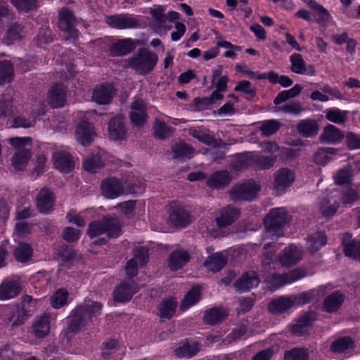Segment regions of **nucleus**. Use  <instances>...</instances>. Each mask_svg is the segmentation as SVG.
Listing matches in <instances>:
<instances>
[{"instance_id":"nucleus-1","label":"nucleus","mask_w":360,"mask_h":360,"mask_svg":"<svg viewBox=\"0 0 360 360\" xmlns=\"http://www.w3.org/2000/svg\"><path fill=\"white\" fill-rule=\"evenodd\" d=\"M103 305L101 302L86 300L79 304L71 312L68 325V330L76 333L85 328L91 323L97 320L101 314Z\"/></svg>"},{"instance_id":"nucleus-2","label":"nucleus","mask_w":360,"mask_h":360,"mask_svg":"<svg viewBox=\"0 0 360 360\" xmlns=\"http://www.w3.org/2000/svg\"><path fill=\"white\" fill-rule=\"evenodd\" d=\"M106 233L108 239L116 238L122 235V226L117 217L105 216L102 220H97L89 224L87 234L91 238Z\"/></svg>"},{"instance_id":"nucleus-3","label":"nucleus","mask_w":360,"mask_h":360,"mask_svg":"<svg viewBox=\"0 0 360 360\" xmlns=\"http://www.w3.org/2000/svg\"><path fill=\"white\" fill-rule=\"evenodd\" d=\"M158 61V56L155 53L141 48L136 54L127 60L128 65L124 67L131 68L140 75H146L153 70Z\"/></svg>"},{"instance_id":"nucleus-4","label":"nucleus","mask_w":360,"mask_h":360,"mask_svg":"<svg viewBox=\"0 0 360 360\" xmlns=\"http://www.w3.org/2000/svg\"><path fill=\"white\" fill-rule=\"evenodd\" d=\"M290 216L284 208H276L270 211L264 219V226L272 234L279 233L281 228L289 221Z\"/></svg>"},{"instance_id":"nucleus-5","label":"nucleus","mask_w":360,"mask_h":360,"mask_svg":"<svg viewBox=\"0 0 360 360\" xmlns=\"http://www.w3.org/2000/svg\"><path fill=\"white\" fill-rule=\"evenodd\" d=\"M260 187L254 181L234 185L229 191L231 200L233 202L252 201L254 200Z\"/></svg>"},{"instance_id":"nucleus-6","label":"nucleus","mask_w":360,"mask_h":360,"mask_svg":"<svg viewBox=\"0 0 360 360\" xmlns=\"http://www.w3.org/2000/svg\"><path fill=\"white\" fill-rule=\"evenodd\" d=\"M77 19L70 9L63 7L58 13V27L64 32H66L72 39L78 37V30L76 29Z\"/></svg>"},{"instance_id":"nucleus-7","label":"nucleus","mask_w":360,"mask_h":360,"mask_svg":"<svg viewBox=\"0 0 360 360\" xmlns=\"http://www.w3.org/2000/svg\"><path fill=\"white\" fill-rule=\"evenodd\" d=\"M139 288L131 277H126L114 291L115 300L119 302H129Z\"/></svg>"},{"instance_id":"nucleus-8","label":"nucleus","mask_w":360,"mask_h":360,"mask_svg":"<svg viewBox=\"0 0 360 360\" xmlns=\"http://www.w3.org/2000/svg\"><path fill=\"white\" fill-rule=\"evenodd\" d=\"M105 22L111 27L118 30L136 28L140 25L138 19L127 14L107 16Z\"/></svg>"},{"instance_id":"nucleus-9","label":"nucleus","mask_w":360,"mask_h":360,"mask_svg":"<svg viewBox=\"0 0 360 360\" xmlns=\"http://www.w3.org/2000/svg\"><path fill=\"white\" fill-rule=\"evenodd\" d=\"M47 101L52 108H62L67 101V88L62 83H56L48 92Z\"/></svg>"},{"instance_id":"nucleus-10","label":"nucleus","mask_w":360,"mask_h":360,"mask_svg":"<svg viewBox=\"0 0 360 360\" xmlns=\"http://www.w3.org/2000/svg\"><path fill=\"white\" fill-rule=\"evenodd\" d=\"M96 134L92 123L82 120L77 126L75 137L78 143L83 146H89L94 141Z\"/></svg>"},{"instance_id":"nucleus-11","label":"nucleus","mask_w":360,"mask_h":360,"mask_svg":"<svg viewBox=\"0 0 360 360\" xmlns=\"http://www.w3.org/2000/svg\"><path fill=\"white\" fill-rule=\"evenodd\" d=\"M101 190L105 198L115 199L122 194L124 186L120 179L115 177H109L102 181Z\"/></svg>"},{"instance_id":"nucleus-12","label":"nucleus","mask_w":360,"mask_h":360,"mask_svg":"<svg viewBox=\"0 0 360 360\" xmlns=\"http://www.w3.org/2000/svg\"><path fill=\"white\" fill-rule=\"evenodd\" d=\"M4 312L13 330L23 325L29 316V314L23 307H20V305L7 307L5 308Z\"/></svg>"},{"instance_id":"nucleus-13","label":"nucleus","mask_w":360,"mask_h":360,"mask_svg":"<svg viewBox=\"0 0 360 360\" xmlns=\"http://www.w3.org/2000/svg\"><path fill=\"white\" fill-rule=\"evenodd\" d=\"M240 216V210L229 205L221 209L219 216L215 219V221L219 228H225L238 219Z\"/></svg>"},{"instance_id":"nucleus-14","label":"nucleus","mask_w":360,"mask_h":360,"mask_svg":"<svg viewBox=\"0 0 360 360\" xmlns=\"http://www.w3.org/2000/svg\"><path fill=\"white\" fill-rule=\"evenodd\" d=\"M138 44H139V40L131 38L117 40L110 45V55L113 57L126 56L132 52Z\"/></svg>"},{"instance_id":"nucleus-15","label":"nucleus","mask_w":360,"mask_h":360,"mask_svg":"<svg viewBox=\"0 0 360 360\" xmlns=\"http://www.w3.org/2000/svg\"><path fill=\"white\" fill-rule=\"evenodd\" d=\"M316 313L308 311L300 316L296 323L290 328V332L295 336H302L307 333L309 328L316 320Z\"/></svg>"},{"instance_id":"nucleus-16","label":"nucleus","mask_w":360,"mask_h":360,"mask_svg":"<svg viewBox=\"0 0 360 360\" xmlns=\"http://www.w3.org/2000/svg\"><path fill=\"white\" fill-rule=\"evenodd\" d=\"M131 109L129 117L131 123L136 127L143 126L148 119L145 102L142 99H136L131 103Z\"/></svg>"},{"instance_id":"nucleus-17","label":"nucleus","mask_w":360,"mask_h":360,"mask_svg":"<svg viewBox=\"0 0 360 360\" xmlns=\"http://www.w3.org/2000/svg\"><path fill=\"white\" fill-rule=\"evenodd\" d=\"M115 94L113 85L104 83L96 86L92 92L93 101L99 105H107L111 103Z\"/></svg>"},{"instance_id":"nucleus-18","label":"nucleus","mask_w":360,"mask_h":360,"mask_svg":"<svg viewBox=\"0 0 360 360\" xmlns=\"http://www.w3.org/2000/svg\"><path fill=\"white\" fill-rule=\"evenodd\" d=\"M54 167L64 173H69L75 168V161L72 155L64 150L56 151L53 154Z\"/></svg>"},{"instance_id":"nucleus-19","label":"nucleus","mask_w":360,"mask_h":360,"mask_svg":"<svg viewBox=\"0 0 360 360\" xmlns=\"http://www.w3.org/2000/svg\"><path fill=\"white\" fill-rule=\"evenodd\" d=\"M110 137L115 140H123L127 136L125 118L122 115H117L111 118L108 122Z\"/></svg>"},{"instance_id":"nucleus-20","label":"nucleus","mask_w":360,"mask_h":360,"mask_svg":"<svg viewBox=\"0 0 360 360\" xmlns=\"http://www.w3.org/2000/svg\"><path fill=\"white\" fill-rule=\"evenodd\" d=\"M260 280L257 272L248 271L242 275L235 283L234 285L240 293L248 292L259 284Z\"/></svg>"},{"instance_id":"nucleus-21","label":"nucleus","mask_w":360,"mask_h":360,"mask_svg":"<svg viewBox=\"0 0 360 360\" xmlns=\"http://www.w3.org/2000/svg\"><path fill=\"white\" fill-rule=\"evenodd\" d=\"M55 203L53 193L48 188L41 189L37 196V208L40 213L49 214Z\"/></svg>"},{"instance_id":"nucleus-22","label":"nucleus","mask_w":360,"mask_h":360,"mask_svg":"<svg viewBox=\"0 0 360 360\" xmlns=\"http://www.w3.org/2000/svg\"><path fill=\"white\" fill-rule=\"evenodd\" d=\"M170 223L175 227L184 228L188 226L191 222L189 212L182 207L176 206L171 208L169 217Z\"/></svg>"},{"instance_id":"nucleus-23","label":"nucleus","mask_w":360,"mask_h":360,"mask_svg":"<svg viewBox=\"0 0 360 360\" xmlns=\"http://www.w3.org/2000/svg\"><path fill=\"white\" fill-rule=\"evenodd\" d=\"M306 271L304 269H295L288 273L281 275H274L272 276V282L275 283L274 290L279 288L287 283H292L306 276Z\"/></svg>"},{"instance_id":"nucleus-24","label":"nucleus","mask_w":360,"mask_h":360,"mask_svg":"<svg viewBox=\"0 0 360 360\" xmlns=\"http://www.w3.org/2000/svg\"><path fill=\"white\" fill-rule=\"evenodd\" d=\"M343 252L346 257L360 261V240L352 238V235L345 233L342 238Z\"/></svg>"},{"instance_id":"nucleus-25","label":"nucleus","mask_w":360,"mask_h":360,"mask_svg":"<svg viewBox=\"0 0 360 360\" xmlns=\"http://www.w3.org/2000/svg\"><path fill=\"white\" fill-rule=\"evenodd\" d=\"M302 253L298 247L294 244L285 248L279 257V262L283 266H290L296 264L302 259Z\"/></svg>"},{"instance_id":"nucleus-26","label":"nucleus","mask_w":360,"mask_h":360,"mask_svg":"<svg viewBox=\"0 0 360 360\" xmlns=\"http://www.w3.org/2000/svg\"><path fill=\"white\" fill-rule=\"evenodd\" d=\"M291 296H280L272 300L268 305V311L272 314L279 315L293 307Z\"/></svg>"},{"instance_id":"nucleus-27","label":"nucleus","mask_w":360,"mask_h":360,"mask_svg":"<svg viewBox=\"0 0 360 360\" xmlns=\"http://www.w3.org/2000/svg\"><path fill=\"white\" fill-rule=\"evenodd\" d=\"M290 62L291 63L290 70L298 75H314L316 70L313 65L307 67L306 63L302 56L300 53H293L290 57Z\"/></svg>"},{"instance_id":"nucleus-28","label":"nucleus","mask_w":360,"mask_h":360,"mask_svg":"<svg viewBox=\"0 0 360 360\" xmlns=\"http://www.w3.org/2000/svg\"><path fill=\"white\" fill-rule=\"evenodd\" d=\"M295 181L294 172L288 168L278 170L274 175V187L278 191H283Z\"/></svg>"},{"instance_id":"nucleus-29","label":"nucleus","mask_w":360,"mask_h":360,"mask_svg":"<svg viewBox=\"0 0 360 360\" xmlns=\"http://www.w3.org/2000/svg\"><path fill=\"white\" fill-rule=\"evenodd\" d=\"M344 138L343 132L333 124L326 125L319 136L321 143L335 144L340 143Z\"/></svg>"},{"instance_id":"nucleus-30","label":"nucleus","mask_w":360,"mask_h":360,"mask_svg":"<svg viewBox=\"0 0 360 360\" xmlns=\"http://www.w3.org/2000/svg\"><path fill=\"white\" fill-rule=\"evenodd\" d=\"M202 349L200 342L193 340H186L181 346L175 349V354L179 358H192Z\"/></svg>"},{"instance_id":"nucleus-31","label":"nucleus","mask_w":360,"mask_h":360,"mask_svg":"<svg viewBox=\"0 0 360 360\" xmlns=\"http://www.w3.org/2000/svg\"><path fill=\"white\" fill-rule=\"evenodd\" d=\"M355 348V342L350 336L340 337L330 345V351L333 354L346 353Z\"/></svg>"},{"instance_id":"nucleus-32","label":"nucleus","mask_w":360,"mask_h":360,"mask_svg":"<svg viewBox=\"0 0 360 360\" xmlns=\"http://www.w3.org/2000/svg\"><path fill=\"white\" fill-rule=\"evenodd\" d=\"M190 256L187 251L176 250L169 255V267L172 271L182 269L189 261Z\"/></svg>"},{"instance_id":"nucleus-33","label":"nucleus","mask_w":360,"mask_h":360,"mask_svg":"<svg viewBox=\"0 0 360 360\" xmlns=\"http://www.w3.org/2000/svg\"><path fill=\"white\" fill-rule=\"evenodd\" d=\"M254 153L245 152L238 154L231 163V168L235 171H240L254 166Z\"/></svg>"},{"instance_id":"nucleus-34","label":"nucleus","mask_w":360,"mask_h":360,"mask_svg":"<svg viewBox=\"0 0 360 360\" xmlns=\"http://www.w3.org/2000/svg\"><path fill=\"white\" fill-rule=\"evenodd\" d=\"M345 297L339 291H335L327 296L323 302V309L328 313L336 312L342 305Z\"/></svg>"},{"instance_id":"nucleus-35","label":"nucleus","mask_w":360,"mask_h":360,"mask_svg":"<svg viewBox=\"0 0 360 360\" xmlns=\"http://www.w3.org/2000/svg\"><path fill=\"white\" fill-rule=\"evenodd\" d=\"M189 134L199 141L205 143L207 146H212L214 148H225L226 146V143H224L223 141L217 140L212 136L205 131L191 129Z\"/></svg>"},{"instance_id":"nucleus-36","label":"nucleus","mask_w":360,"mask_h":360,"mask_svg":"<svg viewBox=\"0 0 360 360\" xmlns=\"http://www.w3.org/2000/svg\"><path fill=\"white\" fill-rule=\"evenodd\" d=\"M298 133L303 137H312L318 134L319 127L316 120L306 119L301 120L297 125Z\"/></svg>"},{"instance_id":"nucleus-37","label":"nucleus","mask_w":360,"mask_h":360,"mask_svg":"<svg viewBox=\"0 0 360 360\" xmlns=\"http://www.w3.org/2000/svg\"><path fill=\"white\" fill-rule=\"evenodd\" d=\"M32 153L30 148L18 150L11 158L12 166L15 171H23L31 158Z\"/></svg>"},{"instance_id":"nucleus-38","label":"nucleus","mask_w":360,"mask_h":360,"mask_svg":"<svg viewBox=\"0 0 360 360\" xmlns=\"http://www.w3.org/2000/svg\"><path fill=\"white\" fill-rule=\"evenodd\" d=\"M21 291L19 284L14 281H4L0 285V300H5L13 298Z\"/></svg>"},{"instance_id":"nucleus-39","label":"nucleus","mask_w":360,"mask_h":360,"mask_svg":"<svg viewBox=\"0 0 360 360\" xmlns=\"http://www.w3.org/2000/svg\"><path fill=\"white\" fill-rule=\"evenodd\" d=\"M231 180V179L228 172H216L207 179V184L210 188L219 189L228 185Z\"/></svg>"},{"instance_id":"nucleus-40","label":"nucleus","mask_w":360,"mask_h":360,"mask_svg":"<svg viewBox=\"0 0 360 360\" xmlns=\"http://www.w3.org/2000/svg\"><path fill=\"white\" fill-rule=\"evenodd\" d=\"M227 264L226 257L220 252L214 253L207 257L205 266L213 272L220 271Z\"/></svg>"},{"instance_id":"nucleus-41","label":"nucleus","mask_w":360,"mask_h":360,"mask_svg":"<svg viewBox=\"0 0 360 360\" xmlns=\"http://www.w3.org/2000/svg\"><path fill=\"white\" fill-rule=\"evenodd\" d=\"M173 153V159L181 160L191 159L193 157L194 149L184 142H180L174 144L172 147Z\"/></svg>"},{"instance_id":"nucleus-42","label":"nucleus","mask_w":360,"mask_h":360,"mask_svg":"<svg viewBox=\"0 0 360 360\" xmlns=\"http://www.w3.org/2000/svg\"><path fill=\"white\" fill-rule=\"evenodd\" d=\"M201 288L200 286L193 287L185 295L180 305V309L183 311L194 305L200 300Z\"/></svg>"},{"instance_id":"nucleus-43","label":"nucleus","mask_w":360,"mask_h":360,"mask_svg":"<svg viewBox=\"0 0 360 360\" xmlns=\"http://www.w3.org/2000/svg\"><path fill=\"white\" fill-rule=\"evenodd\" d=\"M226 311L221 307H213L205 312L204 321L207 324L215 325L225 319Z\"/></svg>"},{"instance_id":"nucleus-44","label":"nucleus","mask_w":360,"mask_h":360,"mask_svg":"<svg viewBox=\"0 0 360 360\" xmlns=\"http://www.w3.org/2000/svg\"><path fill=\"white\" fill-rule=\"evenodd\" d=\"M327 242V237L324 232H316L308 236L307 248L308 250L314 253L320 248L325 245Z\"/></svg>"},{"instance_id":"nucleus-45","label":"nucleus","mask_w":360,"mask_h":360,"mask_svg":"<svg viewBox=\"0 0 360 360\" xmlns=\"http://www.w3.org/2000/svg\"><path fill=\"white\" fill-rule=\"evenodd\" d=\"M338 151L334 148H320L314 153V162L317 165H325L331 160L333 156L338 154Z\"/></svg>"},{"instance_id":"nucleus-46","label":"nucleus","mask_w":360,"mask_h":360,"mask_svg":"<svg viewBox=\"0 0 360 360\" xmlns=\"http://www.w3.org/2000/svg\"><path fill=\"white\" fill-rule=\"evenodd\" d=\"M177 307V302L173 299L163 300L159 306V316L160 319H170L174 314Z\"/></svg>"},{"instance_id":"nucleus-47","label":"nucleus","mask_w":360,"mask_h":360,"mask_svg":"<svg viewBox=\"0 0 360 360\" xmlns=\"http://www.w3.org/2000/svg\"><path fill=\"white\" fill-rule=\"evenodd\" d=\"M153 130L154 136L161 140L171 137L174 132L173 127L167 125L165 122L159 120L155 122Z\"/></svg>"},{"instance_id":"nucleus-48","label":"nucleus","mask_w":360,"mask_h":360,"mask_svg":"<svg viewBox=\"0 0 360 360\" xmlns=\"http://www.w3.org/2000/svg\"><path fill=\"white\" fill-rule=\"evenodd\" d=\"M34 334L38 338H44L50 330L49 319L46 316L40 317L32 326Z\"/></svg>"},{"instance_id":"nucleus-49","label":"nucleus","mask_w":360,"mask_h":360,"mask_svg":"<svg viewBox=\"0 0 360 360\" xmlns=\"http://www.w3.org/2000/svg\"><path fill=\"white\" fill-rule=\"evenodd\" d=\"M104 166L103 160L99 154L92 155L83 162L84 170L91 173H96Z\"/></svg>"},{"instance_id":"nucleus-50","label":"nucleus","mask_w":360,"mask_h":360,"mask_svg":"<svg viewBox=\"0 0 360 360\" xmlns=\"http://www.w3.org/2000/svg\"><path fill=\"white\" fill-rule=\"evenodd\" d=\"M13 75V64L7 60H0V84L11 82Z\"/></svg>"},{"instance_id":"nucleus-51","label":"nucleus","mask_w":360,"mask_h":360,"mask_svg":"<svg viewBox=\"0 0 360 360\" xmlns=\"http://www.w3.org/2000/svg\"><path fill=\"white\" fill-rule=\"evenodd\" d=\"M339 207V203L334 201L330 203L328 196L323 198L320 202L319 210L322 215L325 217H330L333 216Z\"/></svg>"},{"instance_id":"nucleus-52","label":"nucleus","mask_w":360,"mask_h":360,"mask_svg":"<svg viewBox=\"0 0 360 360\" xmlns=\"http://www.w3.org/2000/svg\"><path fill=\"white\" fill-rule=\"evenodd\" d=\"M75 252L74 250L68 245L61 247L58 252V259L61 262L63 266H69L75 257Z\"/></svg>"},{"instance_id":"nucleus-53","label":"nucleus","mask_w":360,"mask_h":360,"mask_svg":"<svg viewBox=\"0 0 360 360\" xmlns=\"http://www.w3.org/2000/svg\"><path fill=\"white\" fill-rule=\"evenodd\" d=\"M349 112L338 108L328 109L326 111V118L335 124H344L347 120Z\"/></svg>"},{"instance_id":"nucleus-54","label":"nucleus","mask_w":360,"mask_h":360,"mask_svg":"<svg viewBox=\"0 0 360 360\" xmlns=\"http://www.w3.org/2000/svg\"><path fill=\"white\" fill-rule=\"evenodd\" d=\"M32 255V249L28 243H20L14 251V256L16 260L20 262L28 261Z\"/></svg>"},{"instance_id":"nucleus-55","label":"nucleus","mask_w":360,"mask_h":360,"mask_svg":"<svg viewBox=\"0 0 360 360\" xmlns=\"http://www.w3.org/2000/svg\"><path fill=\"white\" fill-rule=\"evenodd\" d=\"M68 292L64 288L58 289L50 297V303L52 307L59 309L67 304Z\"/></svg>"},{"instance_id":"nucleus-56","label":"nucleus","mask_w":360,"mask_h":360,"mask_svg":"<svg viewBox=\"0 0 360 360\" xmlns=\"http://www.w3.org/2000/svg\"><path fill=\"white\" fill-rule=\"evenodd\" d=\"M254 165H256L261 169H267L272 167L276 162V156L270 157L260 155L254 153Z\"/></svg>"},{"instance_id":"nucleus-57","label":"nucleus","mask_w":360,"mask_h":360,"mask_svg":"<svg viewBox=\"0 0 360 360\" xmlns=\"http://www.w3.org/2000/svg\"><path fill=\"white\" fill-rule=\"evenodd\" d=\"M281 127V123L275 120H268L264 121L261 124L259 129L264 136H270L276 134Z\"/></svg>"},{"instance_id":"nucleus-58","label":"nucleus","mask_w":360,"mask_h":360,"mask_svg":"<svg viewBox=\"0 0 360 360\" xmlns=\"http://www.w3.org/2000/svg\"><path fill=\"white\" fill-rule=\"evenodd\" d=\"M309 355L305 349L295 347L284 353V360H308Z\"/></svg>"},{"instance_id":"nucleus-59","label":"nucleus","mask_w":360,"mask_h":360,"mask_svg":"<svg viewBox=\"0 0 360 360\" xmlns=\"http://www.w3.org/2000/svg\"><path fill=\"white\" fill-rule=\"evenodd\" d=\"M12 101L7 95L0 96V117H7L12 113Z\"/></svg>"},{"instance_id":"nucleus-60","label":"nucleus","mask_w":360,"mask_h":360,"mask_svg":"<svg viewBox=\"0 0 360 360\" xmlns=\"http://www.w3.org/2000/svg\"><path fill=\"white\" fill-rule=\"evenodd\" d=\"M11 4L19 11H30L37 7V0H10Z\"/></svg>"},{"instance_id":"nucleus-61","label":"nucleus","mask_w":360,"mask_h":360,"mask_svg":"<svg viewBox=\"0 0 360 360\" xmlns=\"http://www.w3.org/2000/svg\"><path fill=\"white\" fill-rule=\"evenodd\" d=\"M278 109L283 112L294 115H298L304 110V108L301 103L297 101H290L282 105Z\"/></svg>"},{"instance_id":"nucleus-62","label":"nucleus","mask_w":360,"mask_h":360,"mask_svg":"<svg viewBox=\"0 0 360 360\" xmlns=\"http://www.w3.org/2000/svg\"><path fill=\"white\" fill-rule=\"evenodd\" d=\"M251 83L248 80H242L235 86L234 91L237 92H243L250 98L256 96L255 89L251 87Z\"/></svg>"},{"instance_id":"nucleus-63","label":"nucleus","mask_w":360,"mask_h":360,"mask_svg":"<svg viewBox=\"0 0 360 360\" xmlns=\"http://www.w3.org/2000/svg\"><path fill=\"white\" fill-rule=\"evenodd\" d=\"M351 172L352 169L350 167H345L340 169L335 176L336 184L343 185L348 184L350 181Z\"/></svg>"},{"instance_id":"nucleus-64","label":"nucleus","mask_w":360,"mask_h":360,"mask_svg":"<svg viewBox=\"0 0 360 360\" xmlns=\"http://www.w3.org/2000/svg\"><path fill=\"white\" fill-rule=\"evenodd\" d=\"M312 8L316 11V22L318 23H326L329 21L330 15L323 6L317 3H314Z\"/></svg>"}]
</instances>
